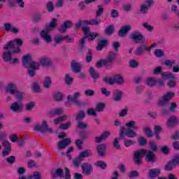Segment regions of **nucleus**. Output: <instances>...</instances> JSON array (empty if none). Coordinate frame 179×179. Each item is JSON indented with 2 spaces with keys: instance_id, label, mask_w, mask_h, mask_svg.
I'll list each match as a JSON object with an SVG mask.
<instances>
[{
  "instance_id": "nucleus-60",
  "label": "nucleus",
  "mask_w": 179,
  "mask_h": 179,
  "mask_svg": "<svg viewBox=\"0 0 179 179\" xmlns=\"http://www.w3.org/2000/svg\"><path fill=\"white\" fill-rule=\"evenodd\" d=\"M15 99H17V100H22V99H23V96H24V93L17 90L15 93Z\"/></svg>"
},
{
  "instance_id": "nucleus-54",
  "label": "nucleus",
  "mask_w": 179,
  "mask_h": 179,
  "mask_svg": "<svg viewBox=\"0 0 179 179\" xmlns=\"http://www.w3.org/2000/svg\"><path fill=\"white\" fill-rule=\"evenodd\" d=\"M71 121H68L66 124H62L59 126L60 129L66 130L69 129V127L71 126Z\"/></svg>"
},
{
  "instance_id": "nucleus-32",
  "label": "nucleus",
  "mask_w": 179,
  "mask_h": 179,
  "mask_svg": "<svg viewBox=\"0 0 179 179\" xmlns=\"http://www.w3.org/2000/svg\"><path fill=\"white\" fill-rule=\"evenodd\" d=\"M115 59H117V54L112 52L108 54V59L106 61L108 62V64H113Z\"/></svg>"
},
{
  "instance_id": "nucleus-15",
  "label": "nucleus",
  "mask_w": 179,
  "mask_h": 179,
  "mask_svg": "<svg viewBox=\"0 0 179 179\" xmlns=\"http://www.w3.org/2000/svg\"><path fill=\"white\" fill-rule=\"evenodd\" d=\"M71 142L72 141L70 138H65L62 141H59L57 145L58 150H62V149H65L66 146H69V145H71Z\"/></svg>"
},
{
  "instance_id": "nucleus-25",
  "label": "nucleus",
  "mask_w": 179,
  "mask_h": 179,
  "mask_svg": "<svg viewBox=\"0 0 179 179\" xmlns=\"http://www.w3.org/2000/svg\"><path fill=\"white\" fill-rule=\"evenodd\" d=\"M106 144H100L97 145L96 150L100 157H103V156H104V152H106Z\"/></svg>"
},
{
  "instance_id": "nucleus-62",
  "label": "nucleus",
  "mask_w": 179,
  "mask_h": 179,
  "mask_svg": "<svg viewBox=\"0 0 179 179\" xmlns=\"http://www.w3.org/2000/svg\"><path fill=\"white\" fill-rule=\"evenodd\" d=\"M124 143L126 148H129L130 146H132V145L135 143V141L130 139H127L124 141Z\"/></svg>"
},
{
  "instance_id": "nucleus-5",
  "label": "nucleus",
  "mask_w": 179,
  "mask_h": 179,
  "mask_svg": "<svg viewBox=\"0 0 179 179\" xmlns=\"http://www.w3.org/2000/svg\"><path fill=\"white\" fill-rule=\"evenodd\" d=\"M138 134L132 129H126L125 127H122L120 128V131L119 134L120 139H124L125 136L127 138H135Z\"/></svg>"
},
{
  "instance_id": "nucleus-39",
  "label": "nucleus",
  "mask_w": 179,
  "mask_h": 179,
  "mask_svg": "<svg viewBox=\"0 0 179 179\" xmlns=\"http://www.w3.org/2000/svg\"><path fill=\"white\" fill-rule=\"evenodd\" d=\"M86 115H85V112L83 110H80L78 113L77 116L76 117V121L79 122L85 118Z\"/></svg>"
},
{
  "instance_id": "nucleus-4",
  "label": "nucleus",
  "mask_w": 179,
  "mask_h": 179,
  "mask_svg": "<svg viewBox=\"0 0 179 179\" xmlns=\"http://www.w3.org/2000/svg\"><path fill=\"white\" fill-rule=\"evenodd\" d=\"M93 156V153L92 152V150H85L78 155L77 157H76L73 160V164L75 167H79L80 166V163L83 162V159L86 157H90Z\"/></svg>"
},
{
  "instance_id": "nucleus-23",
  "label": "nucleus",
  "mask_w": 179,
  "mask_h": 179,
  "mask_svg": "<svg viewBox=\"0 0 179 179\" xmlns=\"http://www.w3.org/2000/svg\"><path fill=\"white\" fill-rule=\"evenodd\" d=\"M160 175V169H152L148 172V176L150 178H155Z\"/></svg>"
},
{
  "instance_id": "nucleus-44",
  "label": "nucleus",
  "mask_w": 179,
  "mask_h": 179,
  "mask_svg": "<svg viewBox=\"0 0 179 179\" xmlns=\"http://www.w3.org/2000/svg\"><path fill=\"white\" fill-rule=\"evenodd\" d=\"M176 64V60L175 59H166L164 61V65H165V66H169V68H173V65H175Z\"/></svg>"
},
{
  "instance_id": "nucleus-33",
  "label": "nucleus",
  "mask_w": 179,
  "mask_h": 179,
  "mask_svg": "<svg viewBox=\"0 0 179 179\" xmlns=\"http://www.w3.org/2000/svg\"><path fill=\"white\" fill-rule=\"evenodd\" d=\"M80 96V92H75L73 94V96L69 95L67 96V100H68V101H71L72 103V102L76 101V100H78V99H79Z\"/></svg>"
},
{
  "instance_id": "nucleus-38",
  "label": "nucleus",
  "mask_w": 179,
  "mask_h": 179,
  "mask_svg": "<svg viewBox=\"0 0 179 179\" xmlns=\"http://www.w3.org/2000/svg\"><path fill=\"white\" fill-rule=\"evenodd\" d=\"M95 166L96 167H99L102 170H106V169H107V164H106V162L103 161H98L95 162Z\"/></svg>"
},
{
  "instance_id": "nucleus-2",
  "label": "nucleus",
  "mask_w": 179,
  "mask_h": 179,
  "mask_svg": "<svg viewBox=\"0 0 179 179\" xmlns=\"http://www.w3.org/2000/svg\"><path fill=\"white\" fill-rule=\"evenodd\" d=\"M58 20L57 18H52L50 22V24H47L45 27V29L41 31V37L48 43H51L52 41V38L51 36H50V31L52 30V29L57 27V23Z\"/></svg>"
},
{
  "instance_id": "nucleus-26",
  "label": "nucleus",
  "mask_w": 179,
  "mask_h": 179,
  "mask_svg": "<svg viewBox=\"0 0 179 179\" xmlns=\"http://www.w3.org/2000/svg\"><path fill=\"white\" fill-rule=\"evenodd\" d=\"M39 62L42 66H51L52 62L51 59H48L46 57H43L39 59Z\"/></svg>"
},
{
  "instance_id": "nucleus-18",
  "label": "nucleus",
  "mask_w": 179,
  "mask_h": 179,
  "mask_svg": "<svg viewBox=\"0 0 179 179\" xmlns=\"http://www.w3.org/2000/svg\"><path fill=\"white\" fill-rule=\"evenodd\" d=\"M6 90L10 94H15L17 90V86H16V84L10 83L6 86Z\"/></svg>"
},
{
  "instance_id": "nucleus-61",
  "label": "nucleus",
  "mask_w": 179,
  "mask_h": 179,
  "mask_svg": "<svg viewBox=\"0 0 179 179\" xmlns=\"http://www.w3.org/2000/svg\"><path fill=\"white\" fill-rule=\"evenodd\" d=\"M129 66L131 67L133 69H135V68H138V66L139 65L136 60H130L129 62Z\"/></svg>"
},
{
  "instance_id": "nucleus-29",
  "label": "nucleus",
  "mask_w": 179,
  "mask_h": 179,
  "mask_svg": "<svg viewBox=\"0 0 179 179\" xmlns=\"http://www.w3.org/2000/svg\"><path fill=\"white\" fill-rule=\"evenodd\" d=\"M113 80L115 83H117V85H122V83H124L125 80H124V78L120 74H116L113 77Z\"/></svg>"
},
{
  "instance_id": "nucleus-59",
  "label": "nucleus",
  "mask_w": 179,
  "mask_h": 179,
  "mask_svg": "<svg viewBox=\"0 0 179 179\" xmlns=\"http://www.w3.org/2000/svg\"><path fill=\"white\" fill-rule=\"evenodd\" d=\"M138 176H139V172H138L136 171H131L128 174V177H129V178H135Z\"/></svg>"
},
{
  "instance_id": "nucleus-53",
  "label": "nucleus",
  "mask_w": 179,
  "mask_h": 179,
  "mask_svg": "<svg viewBox=\"0 0 179 179\" xmlns=\"http://www.w3.org/2000/svg\"><path fill=\"white\" fill-rule=\"evenodd\" d=\"M103 82L105 83H108V85H114V78H112L111 77H104L103 79Z\"/></svg>"
},
{
  "instance_id": "nucleus-22",
  "label": "nucleus",
  "mask_w": 179,
  "mask_h": 179,
  "mask_svg": "<svg viewBox=\"0 0 179 179\" xmlns=\"http://www.w3.org/2000/svg\"><path fill=\"white\" fill-rule=\"evenodd\" d=\"M22 108L23 107L17 103V102H14L10 106V110L13 111V113H22Z\"/></svg>"
},
{
  "instance_id": "nucleus-20",
  "label": "nucleus",
  "mask_w": 179,
  "mask_h": 179,
  "mask_svg": "<svg viewBox=\"0 0 179 179\" xmlns=\"http://www.w3.org/2000/svg\"><path fill=\"white\" fill-rule=\"evenodd\" d=\"M107 45H108V40L107 39L101 40L98 42V45L96 46V50L101 51L103 48H106Z\"/></svg>"
},
{
  "instance_id": "nucleus-31",
  "label": "nucleus",
  "mask_w": 179,
  "mask_h": 179,
  "mask_svg": "<svg viewBox=\"0 0 179 179\" xmlns=\"http://www.w3.org/2000/svg\"><path fill=\"white\" fill-rule=\"evenodd\" d=\"M3 59L5 62H10V61H12V52H3Z\"/></svg>"
},
{
  "instance_id": "nucleus-14",
  "label": "nucleus",
  "mask_w": 179,
  "mask_h": 179,
  "mask_svg": "<svg viewBox=\"0 0 179 179\" xmlns=\"http://www.w3.org/2000/svg\"><path fill=\"white\" fill-rule=\"evenodd\" d=\"M73 26V22L71 20H66L64 22L63 24L59 28V33H66L68 29H71Z\"/></svg>"
},
{
  "instance_id": "nucleus-56",
  "label": "nucleus",
  "mask_w": 179,
  "mask_h": 179,
  "mask_svg": "<svg viewBox=\"0 0 179 179\" xmlns=\"http://www.w3.org/2000/svg\"><path fill=\"white\" fill-rule=\"evenodd\" d=\"M87 113L88 115L92 116V117H96L97 113H96V110L94 108H90L87 110Z\"/></svg>"
},
{
  "instance_id": "nucleus-45",
  "label": "nucleus",
  "mask_w": 179,
  "mask_h": 179,
  "mask_svg": "<svg viewBox=\"0 0 179 179\" xmlns=\"http://www.w3.org/2000/svg\"><path fill=\"white\" fill-rule=\"evenodd\" d=\"M154 54L157 58H162V57H164V52L162 49H156L154 51Z\"/></svg>"
},
{
  "instance_id": "nucleus-55",
  "label": "nucleus",
  "mask_w": 179,
  "mask_h": 179,
  "mask_svg": "<svg viewBox=\"0 0 179 179\" xmlns=\"http://www.w3.org/2000/svg\"><path fill=\"white\" fill-rule=\"evenodd\" d=\"M110 16L113 19H117L120 16V12L116 9L111 10Z\"/></svg>"
},
{
  "instance_id": "nucleus-42",
  "label": "nucleus",
  "mask_w": 179,
  "mask_h": 179,
  "mask_svg": "<svg viewBox=\"0 0 179 179\" xmlns=\"http://www.w3.org/2000/svg\"><path fill=\"white\" fill-rule=\"evenodd\" d=\"M104 12V8L101 5L97 6V10L96 11V17H100L101 15H103V13Z\"/></svg>"
},
{
  "instance_id": "nucleus-10",
  "label": "nucleus",
  "mask_w": 179,
  "mask_h": 179,
  "mask_svg": "<svg viewBox=\"0 0 179 179\" xmlns=\"http://www.w3.org/2000/svg\"><path fill=\"white\" fill-rule=\"evenodd\" d=\"M40 68V64L37 62L32 61L29 63V66L28 67V75L31 78H34L36 75V71Z\"/></svg>"
},
{
  "instance_id": "nucleus-9",
  "label": "nucleus",
  "mask_w": 179,
  "mask_h": 179,
  "mask_svg": "<svg viewBox=\"0 0 179 179\" xmlns=\"http://www.w3.org/2000/svg\"><path fill=\"white\" fill-rule=\"evenodd\" d=\"M131 38L135 43V44H139L140 43H145V36L139 32L135 31L131 34Z\"/></svg>"
},
{
  "instance_id": "nucleus-58",
  "label": "nucleus",
  "mask_w": 179,
  "mask_h": 179,
  "mask_svg": "<svg viewBox=\"0 0 179 179\" xmlns=\"http://www.w3.org/2000/svg\"><path fill=\"white\" fill-rule=\"evenodd\" d=\"M46 8L48 12H54V3H52V1H49L46 5Z\"/></svg>"
},
{
  "instance_id": "nucleus-13",
  "label": "nucleus",
  "mask_w": 179,
  "mask_h": 179,
  "mask_svg": "<svg viewBox=\"0 0 179 179\" xmlns=\"http://www.w3.org/2000/svg\"><path fill=\"white\" fill-rule=\"evenodd\" d=\"M131 29H132V27L130 24L122 27L117 32L119 37H125L131 31Z\"/></svg>"
},
{
  "instance_id": "nucleus-36",
  "label": "nucleus",
  "mask_w": 179,
  "mask_h": 179,
  "mask_svg": "<svg viewBox=\"0 0 179 179\" xmlns=\"http://www.w3.org/2000/svg\"><path fill=\"white\" fill-rule=\"evenodd\" d=\"M174 167H176V164L173 163V161H169L164 166L165 171H171Z\"/></svg>"
},
{
  "instance_id": "nucleus-57",
  "label": "nucleus",
  "mask_w": 179,
  "mask_h": 179,
  "mask_svg": "<svg viewBox=\"0 0 179 179\" xmlns=\"http://www.w3.org/2000/svg\"><path fill=\"white\" fill-rule=\"evenodd\" d=\"M147 85L150 87H153L156 85V80L153 78H149L147 80Z\"/></svg>"
},
{
  "instance_id": "nucleus-12",
  "label": "nucleus",
  "mask_w": 179,
  "mask_h": 179,
  "mask_svg": "<svg viewBox=\"0 0 179 179\" xmlns=\"http://www.w3.org/2000/svg\"><path fill=\"white\" fill-rule=\"evenodd\" d=\"M81 170L85 176H90L93 172V165L87 162L83 163L81 164Z\"/></svg>"
},
{
  "instance_id": "nucleus-43",
  "label": "nucleus",
  "mask_w": 179,
  "mask_h": 179,
  "mask_svg": "<svg viewBox=\"0 0 179 179\" xmlns=\"http://www.w3.org/2000/svg\"><path fill=\"white\" fill-rule=\"evenodd\" d=\"M75 145L78 150H82V149H83V140H76Z\"/></svg>"
},
{
  "instance_id": "nucleus-11",
  "label": "nucleus",
  "mask_w": 179,
  "mask_h": 179,
  "mask_svg": "<svg viewBox=\"0 0 179 179\" xmlns=\"http://www.w3.org/2000/svg\"><path fill=\"white\" fill-rule=\"evenodd\" d=\"M175 94H176L174 92H166V94L164 95L161 99H159L158 102L159 106H166V104L169 103V101L174 97Z\"/></svg>"
},
{
  "instance_id": "nucleus-21",
  "label": "nucleus",
  "mask_w": 179,
  "mask_h": 179,
  "mask_svg": "<svg viewBox=\"0 0 179 179\" xmlns=\"http://www.w3.org/2000/svg\"><path fill=\"white\" fill-rule=\"evenodd\" d=\"M71 69L74 73H79L81 71L80 64L76 62L74 60L71 62Z\"/></svg>"
},
{
  "instance_id": "nucleus-19",
  "label": "nucleus",
  "mask_w": 179,
  "mask_h": 179,
  "mask_svg": "<svg viewBox=\"0 0 179 179\" xmlns=\"http://www.w3.org/2000/svg\"><path fill=\"white\" fill-rule=\"evenodd\" d=\"M177 124H179V120L178 117L176 116L171 117L166 122V125L169 127H174V125H177Z\"/></svg>"
},
{
  "instance_id": "nucleus-51",
  "label": "nucleus",
  "mask_w": 179,
  "mask_h": 179,
  "mask_svg": "<svg viewBox=\"0 0 179 179\" xmlns=\"http://www.w3.org/2000/svg\"><path fill=\"white\" fill-rule=\"evenodd\" d=\"M88 125L87 123H85L82 121H78L77 124V127L78 129H86L87 128Z\"/></svg>"
},
{
  "instance_id": "nucleus-6",
  "label": "nucleus",
  "mask_w": 179,
  "mask_h": 179,
  "mask_svg": "<svg viewBox=\"0 0 179 179\" xmlns=\"http://www.w3.org/2000/svg\"><path fill=\"white\" fill-rule=\"evenodd\" d=\"M34 131L41 132L42 134H52V128H49L48 124H47V121L43 120L41 125L38 124L35 125Z\"/></svg>"
},
{
  "instance_id": "nucleus-3",
  "label": "nucleus",
  "mask_w": 179,
  "mask_h": 179,
  "mask_svg": "<svg viewBox=\"0 0 179 179\" xmlns=\"http://www.w3.org/2000/svg\"><path fill=\"white\" fill-rule=\"evenodd\" d=\"M65 175L64 174V169L58 168L55 171H51L50 175L52 178L55 179L57 177L60 178L71 179V171L67 167L64 168Z\"/></svg>"
},
{
  "instance_id": "nucleus-35",
  "label": "nucleus",
  "mask_w": 179,
  "mask_h": 179,
  "mask_svg": "<svg viewBox=\"0 0 179 179\" xmlns=\"http://www.w3.org/2000/svg\"><path fill=\"white\" fill-rule=\"evenodd\" d=\"M51 83H52L51 78L45 77V80L43 82V87H45V89H50V87H51Z\"/></svg>"
},
{
  "instance_id": "nucleus-64",
  "label": "nucleus",
  "mask_w": 179,
  "mask_h": 179,
  "mask_svg": "<svg viewBox=\"0 0 179 179\" xmlns=\"http://www.w3.org/2000/svg\"><path fill=\"white\" fill-rule=\"evenodd\" d=\"M171 139H173V141H179V131L176 130L171 136Z\"/></svg>"
},
{
  "instance_id": "nucleus-40",
  "label": "nucleus",
  "mask_w": 179,
  "mask_h": 179,
  "mask_svg": "<svg viewBox=\"0 0 179 179\" xmlns=\"http://www.w3.org/2000/svg\"><path fill=\"white\" fill-rule=\"evenodd\" d=\"M114 34V27L113 25L108 26L105 29V34L106 36H111Z\"/></svg>"
},
{
  "instance_id": "nucleus-34",
  "label": "nucleus",
  "mask_w": 179,
  "mask_h": 179,
  "mask_svg": "<svg viewBox=\"0 0 179 179\" xmlns=\"http://www.w3.org/2000/svg\"><path fill=\"white\" fill-rule=\"evenodd\" d=\"M53 99L56 101H62L64 100V94H62V92H55L53 94Z\"/></svg>"
},
{
  "instance_id": "nucleus-41",
  "label": "nucleus",
  "mask_w": 179,
  "mask_h": 179,
  "mask_svg": "<svg viewBox=\"0 0 179 179\" xmlns=\"http://www.w3.org/2000/svg\"><path fill=\"white\" fill-rule=\"evenodd\" d=\"M29 61H31V55H27L22 57V65L26 66V64H29Z\"/></svg>"
},
{
  "instance_id": "nucleus-17",
  "label": "nucleus",
  "mask_w": 179,
  "mask_h": 179,
  "mask_svg": "<svg viewBox=\"0 0 179 179\" xmlns=\"http://www.w3.org/2000/svg\"><path fill=\"white\" fill-rule=\"evenodd\" d=\"M84 22V24H87L88 26H99L101 20L100 18H94L91 19L90 20H83Z\"/></svg>"
},
{
  "instance_id": "nucleus-47",
  "label": "nucleus",
  "mask_w": 179,
  "mask_h": 179,
  "mask_svg": "<svg viewBox=\"0 0 179 179\" xmlns=\"http://www.w3.org/2000/svg\"><path fill=\"white\" fill-rule=\"evenodd\" d=\"M86 36L89 41H93V40H94L96 38V37H99V33L92 32Z\"/></svg>"
},
{
  "instance_id": "nucleus-52",
  "label": "nucleus",
  "mask_w": 179,
  "mask_h": 179,
  "mask_svg": "<svg viewBox=\"0 0 179 179\" xmlns=\"http://www.w3.org/2000/svg\"><path fill=\"white\" fill-rule=\"evenodd\" d=\"M31 87L35 93H40V85L37 83H33L31 85Z\"/></svg>"
},
{
  "instance_id": "nucleus-30",
  "label": "nucleus",
  "mask_w": 179,
  "mask_h": 179,
  "mask_svg": "<svg viewBox=\"0 0 179 179\" xmlns=\"http://www.w3.org/2000/svg\"><path fill=\"white\" fill-rule=\"evenodd\" d=\"M69 35H59L55 38V42L56 43V44H61L62 41H65V40H66V38H69Z\"/></svg>"
},
{
  "instance_id": "nucleus-8",
  "label": "nucleus",
  "mask_w": 179,
  "mask_h": 179,
  "mask_svg": "<svg viewBox=\"0 0 179 179\" xmlns=\"http://www.w3.org/2000/svg\"><path fill=\"white\" fill-rule=\"evenodd\" d=\"M83 20L78 19V22L74 24V27L76 30H79L82 29L83 33L85 36H87L90 33V28H89L88 24H84Z\"/></svg>"
},
{
  "instance_id": "nucleus-63",
  "label": "nucleus",
  "mask_w": 179,
  "mask_h": 179,
  "mask_svg": "<svg viewBox=\"0 0 179 179\" xmlns=\"http://www.w3.org/2000/svg\"><path fill=\"white\" fill-rule=\"evenodd\" d=\"M2 146L3 148H4V149H12V145L10 144V142L8 141H3L2 143Z\"/></svg>"
},
{
  "instance_id": "nucleus-49",
  "label": "nucleus",
  "mask_w": 179,
  "mask_h": 179,
  "mask_svg": "<svg viewBox=\"0 0 179 179\" xmlns=\"http://www.w3.org/2000/svg\"><path fill=\"white\" fill-rule=\"evenodd\" d=\"M138 143L140 146H145V145H146V143H148V140H146V138H145V137L141 136L138 139Z\"/></svg>"
},
{
  "instance_id": "nucleus-7",
  "label": "nucleus",
  "mask_w": 179,
  "mask_h": 179,
  "mask_svg": "<svg viewBox=\"0 0 179 179\" xmlns=\"http://www.w3.org/2000/svg\"><path fill=\"white\" fill-rule=\"evenodd\" d=\"M162 78H166V79H171L168 81L167 85L171 89H173V87H176V80H177V77L174 76V74L169 73V72H163L162 73Z\"/></svg>"
},
{
  "instance_id": "nucleus-48",
  "label": "nucleus",
  "mask_w": 179,
  "mask_h": 179,
  "mask_svg": "<svg viewBox=\"0 0 179 179\" xmlns=\"http://www.w3.org/2000/svg\"><path fill=\"white\" fill-rule=\"evenodd\" d=\"M149 11V7L146 4H142L140 7V12L143 15H145Z\"/></svg>"
},
{
  "instance_id": "nucleus-1",
  "label": "nucleus",
  "mask_w": 179,
  "mask_h": 179,
  "mask_svg": "<svg viewBox=\"0 0 179 179\" xmlns=\"http://www.w3.org/2000/svg\"><path fill=\"white\" fill-rule=\"evenodd\" d=\"M145 156V161L148 163H156L157 159L156 155L152 150H139L134 152V162L136 166L142 164L141 157Z\"/></svg>"
},
{
  "instance_id": "nucleus-46",
  "label": "nucleus",
  "mask_w": 179,
  "mask_h": 179,
  "mask_svg": "<svg viewBox=\"0 0 179 179\" xmlns=\"http://www.w3.org/2000/svg\"><path fill=\"white\" fill-rule=\"evenodd\" d=\"M143 132H145V135L148 136L149 138H152L153 136V132L152 131V129L150 127H144L143 129Z\"/></svg>"
},
{
  "instance_id": "nucleus-37",
  "label": "nucleus",
  "mask_w": 179,
  "mask_h": 179,
  "mask_svg": "<svg viewBox=\"0 0 179 179\" xmlns=\"http://www.w3.org/2000/svg\"><path fill=\"white\" fill-rule=\"evenodd\" d=\"M92 52H93V51L92 50V49L88 50V52L86 55V59H85L87 64H90V62H92V61H93Z\"/></svg>"
},
{
  "instance_id": "nucleus-27",
  "label": "nucleus",
  "mask_w": 179,
  "mask_h": 179,
  "mask_svg": "<svg viewBox=\"0 0 179 179\" xmlns=\"http://www.w3.org/2000/svg\"><path fill=\"white\" fill-rule=\"evenodd\" d=\"M145 51H146V44H142L136 48L135 51V55H142L145 53Z\"/></svg>"
},
{
  "instance_id": "nucleus-24",
  "label": "nucleus",
  "mask_w": 179,
  "mask_h": 179,
  "mask_svg": "<svg viewBox=\"0 0 179 179\" xmlns=\"http://www.w3.org/2000/svg\"><path fill=\"white\" fill-rule=\"evenodd\" d=\"M96 68H101V66H105L106 69L110 68V64L106 59H100L96 64Z\"/></svg>"
},
{
  "instance_id": "nucleus-50",
  "label": "nucleus",
  "mask_w": 179,
  "mask_h": 179,
  "mask_svg": "<svg viewBox=\"0 0 179 179\" xmlns=\"http://www.w3.org/2000/svg\"><path fill=\"white\" fill-rule=\"evenodd\" d=\"M106 108V104L103 103H98L96 107V111L101 112Z\"/></svg>"
},
{
  "instance_id": "nucleus-28",
  "label": "nucleus",
  "mask_w": 179,
  "mask_h": 179,
  "mask_svg": "<svg viewBox=\"0 0 179 179\" xmlns=\"http://www.w3.org/2000/svg\"><path fill=\"white\" fill-rule=\"evenodd\" d=\"M113 100L114 101H120L122 99V91L120 90H116L114 92V95L113 96Z\"/></svg>"
},
{
  "instance_id": "nucleus-16",
  "label": "nucleus",
  "mask_w": 179,
  "mask_h": 179,
  "mask_svg": "<svg viewBox=\"0 0 179 179\" xmlns=\"http://www.w3.org/2000/svg\"><path fill=\"white\" fill-rule=\"evenodd\" d=\"M89 72L91 78L93 79L94 83H96L98 79H100V73L97 72L93 67H90Z\"/></svg>"
}]
</instances>
